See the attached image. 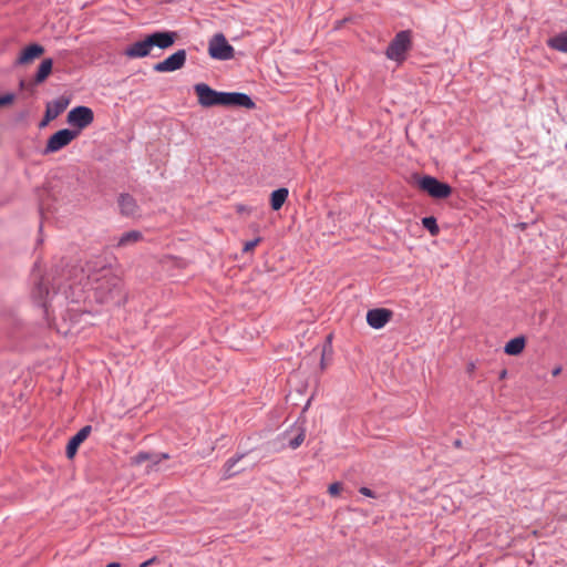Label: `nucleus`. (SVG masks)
Segmentation results:
<instances>
[{
  "mask_svg": "<svg viewBox=\"0 0 567 567\" xmlns=\"http://www.w3.org/2000/svg\"><path fill=\"white\" fill-rule=\"evenodd\" d=\"M197 100L203 107L221 106L223 92L213 90L205 83H198L194 86Z\"/></svg>",
  "mask_w": 567,
  "mask_h": 567,
  "instance_id": "4",
  "label": "nucleus"
},
{
  "mask_svg": "<svg viewBox=\"0 0 567 567\" xmlns=\"http://www.w3.org/2000/svg\"><path fill=\"white\" fill-rule=\"evenodd\" d=\"M208 52L214 59L228 60L234 55V48L227 42L224 34L218 33L210 39Z\"/></svg>",
  "mask_w": 567,
  "mask_h": 567,
  "instance_id": "6",
  "label": "nucleus"
},
{
  "mask_svg": "<svg viewBox=\"0 0 567 567\" xmlns=\"http://www.w3.org/2000/svg\"><path fill=\"white\" fill-rule=\"evenodd\" d=\"M391 312L386 309H372L367 313V322L374 329L383 328L390 320Z\"/></svg>",
  "mask_w": 567,
  "mask_h": 567,
  "instance_id": "12",
  "label": "nucleus"
},
{
  "mask_svg": "<svg viewBox=\"0 0 567 567\" xmlns=\"http://www.w3.org/2000/svg\"><path fill=\"white\" fill-rule=\"evenodd\" d=\"M341 488L342 486L340 483H333L329 486L328 492L331 496H337L340 493Z\"/></svg>",
  "mask_w": 567,
  "mask_h": 567,
  "instance_id": "26",
  "label": "nucleus"
},
{
  "mask_svg": "<svg viewBox=\"0 0 567 567\" xmlns=\"http://www.w3.org/2000/svg\"><path fill=\"white\" fill-rule=\"evenodd\" d=\"M419 186L433 198H446L452 193V188L449 184L440 182L432 176H423L419 181Z\"/></svg>",
  "mask_w": 567,
  "mask_h": 567,
  "instance_id": "3",
  "label": "nucleus"
},
{
  "mask_svg": "<svg viewBox=\"0 0 567 567\" xmlns=\"http://www.w3.org/2000/svg\"><path fill=\"white\" fill-rule=\"evenodd\" d=\"M221 106L252 110L256 107V104L246 93L223 92Z\"/></svg>",
  "mask_w": 567,
  "mask_h": 567,
  "instance_id": "8",
  "label": "nucleus"
},
{
  "mask_svg": "<svg viewBox=\"0 0 567 567\" xmlns=\"http://www.w3.org/2000/svg\"><path fill=\"white\" fill-rule=\"evenodd\" d=\"M154 560H155V558L145 560L144 563L141 564V567H148Z\"/></svg>",
  "mask_w": 567,
  "mask_h": 567,
  "instance_id": "31",
  "label": "nucleus"
},
{
  "mask_svg": "<svg viewBox=\"0 0 567 567\" xmlns=\"http://www.w3.org/2000/svg\"><path fill=\"white\" fill-rule=\"evenodd\" d=\"M118 205L123 215L135 216L137 206L133 197L130 195H121Z\"/></svg>",
  "mask_w": 567,
  "mask_h": 567,
  "instance_id": "16",
  "label": "nucleus"
},
{
  "mask_svg": "<svg viewBox=\"0 0 567 567\" xmlns=\"http://www.w3.org/2000/svg\"><path fill=\"white\" fill-rule=\"evenodd\" d=\"M152 51V47L148 38L146 37L142 41H137L130 47H127L124 51L125 55L128 58H144L148 55Z\"/></svg>",
  "mask_w": 567,
  "mask_h": 567,
  "instance_id": "13",
  "label": "nucleus"
},
{
  "mask_svg": "<svg viewBox=\"0 0 567 567\" xmlns=\"http://www.w3.org/2000/svg\"><path fill=\"white\" fill-rule=\"evenodd\" d=\"M411 47V37L409 31L399 32L386 49V56L394 61H402Z\"/></svg>",
  "mask_w": 567,
  "mask_h": 567,
  "instance_id": "2",
  "label": "nucleus"
},
{
  "mask_svg": "<svg viewBox=\"0 0 567 567\" xmlns=\"http://www.w3.org/2000/svg\"><path fill=\"white\" fill-rule=\"evenodd\" d=\"M94 120L93 111L86 106H76L72 109L68 114V123L76 127L75 131L81 132V130L89 126Z\"/></svg>",
  "mask_w": 567,
  "mask_h": 567,
  "instance_id": "7",
  "label": "nucleus"
},
{
  "mask_svg": "<svg viewBox=\"0 0 567 567\" xmlns=\"http://www.w3.org/2000/svg\"><path fill=\"white\" fill-rule=\"evenodd\" d=\"M79 135V131L63 128L54 133L48 140L44 153H55L69 145Z\"/></svg>",
  "mask_w": 567,
  "mask_h": 567,
  "instance_id": "5",
  "label": "nucleus"
},
{
  "mask_svg": "<svg viewBox=\"0 0 567 567\" xmlns=\"http://www.w3.org/2000/svg\"><path fill=\"white\" fill-rule=\"evenodd\" d=\"M559 372H560V368H557V369L554 370L553 374L557 375V374H559Z\"/></svg>",
  "mask_w": 567,
  "mask_h": 567,
  "instance_id": "33",
  "label": "nucleus"
},
{
  "mask_svg": "<svg viewBox=\"0 0 567 567\" xmlns=\"http://www.w3.org/2000/svg\"><path fill=\"white\" fill-rule=\"evenodd\" d=\"M259 243V239H254V240H250V241H247L244 246V251H250L252 250L257 244Z\"/></svg>",
  "mask_w": 567,
  "mask_h": 567,
  "instance_id": "28",
  "label": "nucleus"
},
{
  "mask_svg": "<svg viewBox=\"0 0 567 567\" xmlns=\"http://www.w3.org/2000/svg\"><path fill=\"white\" fill-rule=\"evenodd\" d=\"M359 492H360L362 495L368 496V497H373V496H374L373 492H372L370 488H368V487H361V488L359 489Z\"/></svg>",
  "mask_w": 567,
  "mask_h": 567,
  "instance_id": "29",
  "label": "nucleus"
},
{
  "mask_svg": "<svg viewBox=\"0 0 567 567\" xmlns=\"http://www.w3.org/2000/svg\"><path fill=\"white\" fill-rule=\"evenodd\" d=\"M525 348V339L523 337H517L509 340L504 348L506 354L509 355H518Z\"/></svg>",
  "mask_w": 567,
  "mask_h": 567,
  "instance_id": "19",
  "label": "nucleus"
},
{
  "mask_svg": "<svg viewBox=\"0 0 567 567\" xmlns=\"http://www.w3.org/2000/svg\"><path fill=\"white\" fill-rule=\"evenodd\" d=\"M422 224L432 235H436L439 233V226L434 217H424L422 219Z\"/></svg>",
  "mask_w": 567,
  "mask_h": 567,
  "instance_id": "21",
  "label": "nucleus"
},
{
  "mask_svg": "<svg viewBox=\"0 0 567 567\" xmlns=\"http://www.w3.org/2000/svg\"><path fill=\"white\" fill-rule=\"evenodd\" d=\"M547 44L554 50L567 53V30L549 38Z\"/></svg>",
  "mask_w": 567,
  "mask_h": 567,
  "instance_id": "17",
  "label": "nucleus"
},
{
  "mask_svg": "<svg viewBox=\"0 0 567 567\" xmlns=\"http://www.w3.org/2000/svg\"><path fill=\"white\" fill-rule=\"evenodd\" d=\"M52 68H53V61H52V59H44V60L41 62V64H40V66H39L38 71H52Z\"/></svg>",
  "mask_w": 567,
  "mask_h": 567,
  "instance_id": "23",
  "label": "nucleus"
},
{
  "mask_svg": "<svg viewBox=\"0 0 567 567\" xmlns=\"http://www.w3.org/2000/svg\"><path fill=\"white\" fill-rule=\"evenodd\" d=\"M109 275L110 270H103L100 277L92 278L91 275H85L83 268L72 267L66 275L54 279L56 288L52 292L49 289L50 280L41 278L34 285L31 296L58 333L76 337L93 323V308L83 280L86 279V285L95 284L93 296L102 303L118 295V280Z\"/></svg>",
  "mask_w": 567,
  "mask_h": 567,
  "instance_id": "1",
  "label": "nucleus"
},
{
  "mask_svg": "<svg viewBox=\"0 0 567 567\" xmlns=\"http://www.w3.org/2000/svg\"><path fill=\"white\" fill-rule=\"evenodd\" d=\"M289 192L287 188H278L271 193L270 205L274 210H279L288 198Z\"/></svg>",
  "mask_w": 567,
  "mask_h": 567,
  "instance_id": "18",
  "label": "nucleus"
},
{
  "mask_svg": "<svg viewBox=\"0 0 567 567\" xmlns=\"http://www.w3.org/2000/svg\"><path fill=\"white\" fill-rule=\"evenodd\" d=\"M305 432L301 430L296 437L289 441V446L295 450L302 444Z\"/></svg>",
  "mask_w": 567,
  "mask_h": 567,
  "instance_id": "22",
  "label": "nucleus"
},
{
  "mask_svg": "<svg viewBox=\"0 0 567 567\" xmlns=\"http://www.w3.org/2000/svg\"><path fill=\"white\" fill-rule=\"evenodd\" d=\"M91 426L90 425H86L84 427H82L68 443V446H66V456L69 458H72L75 454H76V451L80 446V444L86 440V437L90 435L91 433Z\"/></svg>",
  "mask_w": 567,
  "mask_h": 567,
  "instance_id": "14",
  "label": "nucleus"
},
{
  "mask_svg": "<svg viewBox=\"0 0 567 567\" xmlns=\"http://www.w3.org/2000/svg\"><path fill=\"white\" fill-rule=\"evenodd\" d=\"M185 61L186 51L182 49L157 63L154 66V71H176L184 66Z\"/></svg>",
  "mask_w": 567,
  "mask_h": 567,
  "instance_id": "10",
  "label": "nucleus"
},
{
  "mask_svg": "<svg viewBox=\"0 0 567 567\" xmlns=\"http://www.w3.org/2000/svg\"><path fill=\"white\" fill-rule=\"evenodd\" d=\"M238 460L237 458H230L227 461V463L225 464V475L227 477L231 476L234 473L231 472V468L234 467V465L236 464Z\"/></svg>",
  "mask_w": 567,
  "mask_h": 567,
  "instance_id": "24",
  "label": "nucleus"
},
{
  "mask_svg": "<svg viewBox=\"0 0 567 567\" xmlns=\"http://www.w3.org/2000/svg\"><path fill=\"white\" fill-rule=\"evenodd\" d=\"M68 105V101L64 99H59L48 103L45 110V117L50 121L59 116Z\"/></svg>",
  "mask_w": 567,
  "mask_h": 567,
  "instance_id": "15",
  "label": "nucleus"
},
{
  "mask_svg": "<svg viewBox=\"0 0 567 567\" xmlns=\"http://www.w3.org/2000/svg\"><path fill=\"white\" fill-rule=\"evenodd\" d=\"M142 238H143V235L141 231L131 230V231L123 234L120 237V239L117 241V246L125 247V246H128V245L140 241Z\"/></svg>",
  "mask_w": 567,
  "mask_h": 567,
  "instance_id": "20",
  "label": "nucleus"
},
{
  "mask_svg": "<svg viewBox=\"0 0 567 567\" xmlns=\"http://www.w3.org/2000/svg\"><path fill=\"white\" fill-rule=\"evenodd\" d=\"M50 73H37V78H35V82L39 84V83H42L49 75Z\"/></svg>",
  "mask_w": 567,
  "mask_h": 567,
  "instance_id": "30",
  "label": "nucleus"
},
{
  "mask_svg": "<svg viewBox=\"0 0 567 567\" xmlns=\"http://www.w3.org/2000/svg\"><path fill=\"white\" fill-rule=\"evenodd\" d=\"M152 49L154 47H158L159 49H167L175 43L176 33L164 31V32H154L148 37Z\"/></svg>",
  "mask_w": 567,
  "mask_h": 567,
  "instance_id": "11",
  "label": "nucleus"
},
{
  "mask_svg": "<svg viewBox=\"0 0 567 567\" xmlns=\"http://www.w3.org/2000/svg\"><path fill=\"white\" fill-rule=\"evenodd\" d=\"M106 567H120V564L118 563H111V564L106 565Z\"/></svg>",
  "mask_w": 567,
  "mask_h": 567,
  "instance_id": "32",
  "label": "nucleus"
},
{
  "mask_svg": "<svg viewBox=\"0 0 567 567\" xmlns=\"http://www.w3.org/2000/svg\"><path fill=\"white\" fill-rule=\"evenodd\" d=\"M150 458H151V456H150L148 454H146V453H140V454H137V455L134 457V462H135L136 464H141V463H143V462H145V461H147V460H150Z\"/></svg>",
  "mask_w": 567,
  "mask_h": 567,
  "instance_id": "27",
  "label": "nucleus"
},
{
  "mask_svg": "<svg viewBox=\"0 0 567 567\" xmlns=\"http://www.w3.org/2000/svg\"><path fill=\"white\" fill-rule=\"evenodd\" d=\"M13 99H14V95L11 93L1 95L0 96V107L12 103Z\"/></svg>",
  "mask_w": 567,
  "mask_h": 567,
  "instance_id": "25",
  "label": "nucleus"
},
{
  "mask_svg": "<svg viewBox=\"0 0 567 567\" xmlns=\"http://www.w3.org/2000/svg\"><path fill=\"white\" fill-rule=\"evenodd\" d=\"M44 53V48L40 44H31L24 48L16 60V65L20 68L30 66L37 59Z\"/></svg>",
  "mask_w": 567,
  "mask_h": 567,
  "instance_id": "9",
  "label": "nucleus"
}]
</instances>
